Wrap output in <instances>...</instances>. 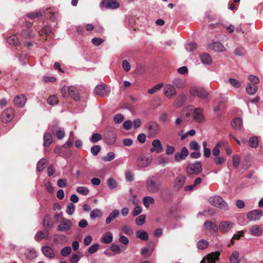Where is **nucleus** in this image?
<instances>
[{"mask_svg": "<svg viewBox=\"0 0 263 263\" xmlns=\"http://www.w3.org/2000/svg\"><path fill=\"white\" fill-rule=\"evenodd\" d=\"M161 183L158 179L155 176L148 177L146 181L147 191L150 193H156L160 189Z\"/></svg>", "mask_w": 263, "mask_h": 263, "instance_id": "f257e3e1", "label": "nucleus"}, {"mask_svg": "<svg viewBox=\"0 0 263 263\" xmlns=\"http://www.w3.org/2000/svg\"><path fill=\"white\" fill-rule=\"evenodd\" d=\"M61 92L64 98L70 97L75 101H78L80 99V95L77 90L73 86H64L62 88Z\"/></svg>", "mask_w": 263, "mask_h": 263, "instance_id": "f03ea898", "label": "nucleus"}, {"mask_svg": "<svg viewBox=\"0 0 263 263\" xmlns=\"http://www.w3.org/2000/svg\"><path fill=\"white\" fill-rule=\"evenodd\" d=\"M209 201L212 205L221 210H228L229 209L228 204L221 197L219 196L211 197L209 199Z\"/></svg>", "mask_w": 263, "mask_h": 263, "instance_id": "7ed1b4c3", "label": "nucleus"}, {"mask_svg": "<svg viewBox=\"0 0 263 263\" xmlns=\"http://www.w3.org/2000/svg\"><path fill=\"white\" fill-rule=\"evenodd\" d=\"M202 171V164L200 161H196L194 163H191L186 166V172L190 175H198Z\"/></svg>", "mask_w": 263, "mask_h": 263, "instance_id": "20e7f679", "label": "nucleus"}, {"mask_svg": "<svg viewBox=\"0 0 263 263\" xmlns=\"http://www.w3.org/2000/svg\"><path fill=\"white\" fill-rule=\"evenodd\" d=\"M160 129V125L156 122L152 121L148 123L146 126L147 132L149 136L154 137L157 135Z\"/></svg>", "mask_w": 263, "mask_h": 263, "instance_id": "39448f33", "label": "nucleus"}, {"mask_svg": "<svg viewBox=\"0 0 263 263\" xmlns=\"http://www.w3.org/2000/svg\"><path fill=\"white\" fill-rule=\"evenodd\" d=\"M190 93L194 97L205 99L208 96V92L203 88L194 86L190 89Z\"/></svg>", "mask_w": 263, "mask_h": 263, "instance_id": "423d86ee", "label": "nucleus"}, {"mask_svg": "<svg viewBox=\"0 0 263 263\" xmlns=\"http://www.w3.org/2000/svg\"><path fill=\"white\" fill-rule=\"evenodd\" d=\"M14 116V110L12 108H7L1 115V120L4 123H7L12 120Z\"/></svg>", "mask_w": 263, "mask_h": 263, "instance_id": "0eeeda50", "label": "nucleus"}, {"mask_svg": "<svg viewBox=\"0 0 263 263\" xmlns=\"http://www.w3.org/2000/svg\"><path fill=\"white\" fill-rule=\"evenodd\" d=\"M101 8L116 9L118 8L120 4L117 1L115 0H104L102 1L100 4Z\"/></svg>", "mask_w": 263, "mask_h": 263, "instance_id": "6e6552de", "label": "nucleus"}, {"mask_svg": "<svg viewBox=\"0 0 263 263\" xmlns=\"http://www.w3.org/2000/svg\"><path fill=\"white\" fill-rule=\"evenodd\" d=\"M95 93L102 97L107 96L110 92V89L107 85L103 84L97 85L95 89Z\"/></svg>", "mask_w": 263, "mask_h": 263, "instance_id": "1a4fd4ad", "label": "nucleus"}, {"mask_svg": "<svg viewBox=\"0 0 263 263\" xmlns=\"http://www.w3.org/2000/svg\"><path fill=\"white\" fill-rule=\"evenodd\" d=\"M219 255V252L209 254L200 263H215V261L218 260Z\"/></svg>", "mask_w": 263, "mask_h": 263, "instance_id": "9d476101", "label": "nucleus"}, {"mask_svg": "<svg viewBox=\"0 0 263 263\" xmlns=\"http://www.w3.org/2000/svg\"><path fill=\"white\" fill-rule=\"evenodd\" d=\"M71 227L70 220L65 218H62L60 224L58 227V230L61 232L69 231Z\"/></svg>", "mask_w": 263, "mask_h": 263, "instance_id": "9b49d317", "label": "nucleus"}, {"mask_svg": "<svg viewBox=\"0 0 263 263\" xmlns=\"http://www.w3.org/2000/svg\"><path fill=\"white\" fill-rule=\"evenodd\" d=\"M163 93L167 98H171L175 96L177 92L175 87L171 84H166L163 87Z\"/></svg>", "mask_w": 263, "mask_h": 263, "instance_id": "f8f14e48", "label": "nucleus"}, {"mask_svg": "<svg viewBox=\"0 0 263 263\" xmlns=\"http://www.w3.org/2000/svg\"><path fill=\"white\" fill-rule=\"evenodd\" d=\"M234 223L228 221H222L219 224L220 231L222 233L229 232L234 227Z\"/></svg>", "mask_w": 263, "mask_h": 263, "instance_id": "ddd939ff", "label": "nucleus"}, {"mask_svg": "<svg viewBox=\"0 0 263 263\" xmlns=\"http://www.w3.org/2000/svg\"><path fill=\"white\" fill-rule=\"evenodd\" d=\"M188 155V149L186 147H183L179 153L175 154L174 156V160L177 162L184 160Z\"/></svg>", "mask_w": 263, "mask_h": 263, "instance_id": "4468645a", "label": "nucleus"}, {"mask_svg": "<svg viewBox=\"0 0 263 263\" xmlns=\"http://www.w3.org/2000/svg\"><path fill=\"white\" fill-rule=\"evenodd\" d=\"M262 212L260 210H253L249 212L247 214V217L250 221H256L261 217Z\"/></svg>", "mask_w": 263, "mask_h": 263, "instance_id": "2eb2a0df", "label": "nucleus"}, {"mask_svg": "<svg viewBox=\"0 0 263 263\" xmlns=\"http://www.w3.org/2000/svg\"><path fill=\"white\" fill-rule=\"evenodd\" d=\"M26 97L23 95L16 96L13 100L14 105L17 107L22 108L23 107L26 102Z\"/></svg>", "mask_w": 263, "mask_h": 263, "instance_id": "dca6fc26", "label": "nucleus"}, {"mask_svg": "<svg viewBox=\"0 0 263 263\" xmlns=\"http://www.w3.org/2000/svg\"><path fill=\"white\" fill-rule=\"evenodd\" d=\"M153 147L150 148V152L153 153L156 152L157 153H160L162 152L163 147L159 139H155L152 141Z\"/></svg>", "mask_w": 263, "mask_h": 263, "instance_id": "f3484780", "label": "nucleus"}, {"mask_svg": "<svg viewBox=\"0 0 263 263\" xmlns=\"http://www.w3.org/2000/svg\"><path fill=\"white\" fill-rule=\"evenodd\" d=\"M43 254L46 257L52 259L54 257L55 254L52 248L48 246H44L41 248Z\"/></svg>", "mask_w": 263, "mask_h": 263, "instance_id": "a211bd4d", "label": "nucleus"}, {"mask_svg": "<svg viewBox=\"0 0 263 263\" xmlns=\"http://www.w3.org/2000/svg\"><path fill=\"white\" fill-rule=\"evenodd\" d=\"M209 49L216 52H222L225 50V48L222 44L219 42L211 43L209 47Z\"/></svg>", "mask_w": 263, "mask_h": 263, "instance_id": "6ab92c4d", "label": "nucleus"}, {"mask_svg": "<svg viewBox=\"0 0 263 263\" xmlns=\"http://www.w3.org/2000/svg\"><path fill=\"white\" fill-rule=\"evenodd\" d=\"M57 125V123H54V126L53 125H51V131L52 132V134L53 135H55V136L58 138L59 139H62L64 138L65 136V132L63 130V129H60L59 130H57L55 128V127Z\"/></svg>", "mask_w": 263, "mask_h": 263, "instance_id": "aec40b11", "label": "nucleus"}, {"mask_svg": "<svg viewBox=\"0 0 263 263\" xmlns=\"http://www.w3.org/2000/svg\"><path fill=\"white\" fill-rule=\"evenodd\" d=\"M193 116L194 119L198 122H201L204 120V116L201 108H197L194 109Z\"/></svg>", "mask_w": 263, "mask_h": 263, "instance_id": "412c9836", "label": "nucleus"}, {"mask_svg": "<svg viewBox=\"0 0 263 263\" xmlns=\"http://www.w3.org/2000/svg\"><path fill=\"white\" fill-rule=\"evenodd\" d=\"M186 180V178L184 176H178L175 180L174 187L177 190H180L182 186L183 185L185 181Z\"/></svg>", "mask_w": 263, "mask_h": 263, "instance_id": "4be33fe9", "label": "nucleus"}, {"mask_svg": "<svg viewBox=\"0 0 263 263\" xmlns=\"http://www.w3.org/2000/svg\"><path fill=\"white\" fill-rule=\"evenodd\" d=\"M249 231L252 235L254 236H259L262 233V230L260 226L258 225H253L251 226Z\"/></svg>", "mask_w": 263, "mask_h": 263, "instance_id": "5701e85b", "label": "nucleus"}, {"mask_svg": "<svg viewBox=\"0 0 263 263\" xmlns=\"http://www.w3.org/2000/svg\"><path fill=\"white\" fill-rule=\"evenodd\" d=\"M49 237L48 230H45V231H38L35 236L34 239L36 241H39L43 239H48Z\"/></svg>", "mask_w": 263, "mask_h": 263, "instance_id": "b1692460", "label": "nucleus"}, {"mask_svg": "<svg viewBox=\"0 0 263 263\" xmlns=\"http://www.w3.org/2000/svg\"><path fill=\"white\" fill-rule=\"evenodd\" d=\"M120 215V212L118 210H114L106 218L105 222L107 224H109Z\"/></svg>", "mask_w": 263, "mask_h": 263, "instance_id": "393cba45", "label": "nucleus"}, {"mask_svg": "<svg viewBox=\"0 0 263 263\" xmlns=\"http://www.w3.org/2000/svg\"><path fill=\"white\" fill-rule=\"evenodd\" d=\"M204 227L209 229L211 232L212 233H216L218 231V228L217 225L212 221H206L204 222Z\"/></svg>", "mask_w": 263, "mask_h": 263, "instance_id": "a878e982", "label": "nucleus"}, {"mask_svg": "<svg viewBox=\"0 0 263 263\" xmlns=\"http://www.w3.org/2000/svg\"><path fill=\"white\" fill-rule=\"evenodd\" d=\"M201 62L205 65H210L212 63V59L211 55L206 53L201 54L200 55Z\"/></svg>", "mask_w": 263, "mask_h": 263, "instance_id": "bb28decb", "label": "nucleus"}, {"mask_svg": "<svg viewBox=\"0 0 263 263\" xmlns=\"http://www.w3.org/2000/svg\"><path fill=\"white\" fill-rule=\"evenodd\" d=\"M43 225L46 230L50 229L53 226V223L51 222V218L49 215L45 216L43 219Z\"/></svg>", "mask_w": 263, "mask_h": 263, "instance_id": "cd10ccee", "label": "nucleus"}, {"mask_svg": "<svg viewBox=\"0 0 263 263\" xmlns=\"http://www.w3.org/2000/svg\"><path fill=\"white\" fill-rule=\"evenodd\" d=\"M151 162L149 159L143 157H139L137 161V164L140 167H145L149 165Z\"/></svg>", "mask_w": 263, "mask_h": 263, "instance_id": "c85d7f7f", "label": "nucleus"}, {"mask_svg": "<svg viewBox=\"0 0 263 263\" xmlns=\"http://www.w3.org/2000/svg\"><path fill=\"white\" fill-rule=\"evenodd\" d=\"M258 90V87L254 84L249 83L246 87L247 93L250 95H254Z\"/></svg>", "mask_w": 263, "mask_h": 263, "instance_id": "c756f323", "label": "nucleus"}, {"mask_svg": "<svg viewBox=\"0 0 263 263\" xmlns=\"http://www.w3.org/2000/svg\"><path fill=\"white\" fill-rule=\"evenodd\" d=\"M106 138L109 144H113L116 140V134L113 131H109L106 134Z\"/></svg>", "mask_w": 263, "mask_h": 263, "instance_id": "7c9ffc66", "label": "nucleus"}, {"mask_svg": "<svg viewBox=\"0 0 263 263\" xmlns=\"http://www.w3.org/2000/svg\"><path fill=\"white\" fill-rule=\"evenodd\" d=\"M231 124L233 128L240 129L242 126V120L239 118H236L233 120Z\"/></svg>", "mask_w": 263, "mask_h": 263, "instance_id": "2f4dec72", "label": "nucleus"}, {"mask_svg": "<svg viewBox=\"0 0 263 263\" xmlns=\"http://www.w3.org/2000/svg\"><path fill=\"white\" fill-rule=\"evenodd\" d=\"M136 236L137 238L142 240L146 241L148 239L147 233L143 230H139L136 232Z\"/></svg>", "mask_w": 263, "mask_h": 263, "instance_id": "473e14b6", "label": "nucleus"}, {"mask_svg": "<svg viewBox=\"0 0 263 263\" xmlns=\"http://www.w3.org/2000/svg\"><path fill=\"white\" fill-rule=\"evenodd\" d=\"M43 13H44V11L43 10H40L37 11L29 12L27 14V16L30 18L33 19L34 18H37L43 16Z\"/></svg>", "mask_w": 263, "mask_h": 263, "instance_id": "72a5a7b5", "label": "nucleus"}, {"mask_svg": "<svg viewBox=\"0 0 263 263\" xmlns=\"http://www.w3.org/2000/svg\"><path fill=\"white\" fill-rule=\"evenodd\" d=\"M44 145L48 146L52 142V137L50 133H46L44 136Z\"/></svg>", "mask_w": 263, "mask_h": 263, "instance_id": "f704fd0d", "label": "nucleus"}, {"mask_svg": "<svg viewBox=\"0 0 263 263\" xmlns=\"http://www.w3.org/2000/svg\"><path fill=\"white\" fill-rule=\"evenodd\" d=\"M239 253L238 251H234L232 253V255L230 256L229 261L231 263H239L238 259Z\"/></svg>", "mask_w": 263, "mask_h": 263, "instance_id": "c9c22d12", "label": "nucleus"}, {"mask_svg": "<svg viewBox=\"0 0 263 263\" xmlns=\"http://www.w3.org/2000/svg\"><path fill=\"white\" fill-rule=\"evenodd\" d=\"M7 41L10 45L13 46H17L19 44L18 39L15 35H12L8 37Z\"/></svg>", "mask_w": 263, "mask_h": 263, "instance_id": "e433bc0d", "label": "nucleus"}, {"mask_svg": "<svg viewBox=\"0 0 263 263\" xmlns=\"http://www.w3.org/2000/svg\"><path fill=\"white\" fill-rule=\"evenodd\" d=\"M47 165V161L44 158H42L37 164V170L42 172Z\"/></svg>", "mask_w": 263, "mask_h": 263, "instance_id": "4c0bfd02", "label": "nucleus"}, {"mask_svg": "<svg viewBox=\"0 0 263 263\" xmlns=\"http://www.w3.org/2000/svg\"><path fill=\"white\" fill-rule=\"evenodd\" d=\"M125 248L122 246H120L117 245L115 244H111L110 246V250L111 251L117 253H120L122 252H123L125 250Z\"/></svg>", "mask_w": 263, "mask_h": 263, "instance_id": "58836bf2", "label": "nucleus"}, {"mask_svg": "<svg viewBox=\"0 0 263 263\" xmlns=\"http://www.w3.org/2000/svg\"><path fill=\"white\" fill-rule=\"evenodd\" d=\"M172 83L174 86H175L177 88H183L184 86V83L182 79L179 78L174 79Z\"/></svg>", "mask_w": 263, "mask_h": 263, "instance_id": "ea45409f", "label": "nucleus"}, {"mask_svg": "<svg viewBox=\"0 0 263 263\" xmlns=\"http://www.w3.org/2000/svg\"><path fill=\"white\" fill-rule=\"evenodd\" d=\"M102 215L101 211L98 209H95L90 213V217L91 219H94L97 217H101Z\"/></svg>", "mask_w": 263, "mask_h": 263, "instance_id": "a19ab883", "label": "nucleus"}, {"mask_svg": "<svg viewBox=\"0 0 263 263\" xmlns=\"http://www.w3.org/2000/svg\"><path fill=\"white\" fill-rule=\"evenodd\" d=\"M22 36L26 39H31L34 37V34L32 32L31 30L29 29L24 30L21 32Z\"/></svg>", "mask_w": 263, "mask_h": 263, "instance_id": "79ce46f5", "label": "nucleus"}, {"mask_svg": "<svg viewBox=\"0 0 263 263\" xmlns=\"http://www.w3.org/2000/svg\"><path fill=\"white\" fill-rule=\"evenodd\" d=\"M109 234H104L101 238V241L105 243H109L112 242L113 238L111 234L109 232Z\"/></svg>", "mask_w": 263, "mask_h": 263, "instance_id": "37998d69", "label": "nucleus"}, {"mask_svg": "<svg viewBox=\"0 0 263 263\" xmlns=\"http://www.w3.org/2000/svg\"><path fill=\"white\" fill-rule=\"evenodd\" d=\"M66 238L64 235L55 234L53 236V240L57 243H60L65 241Z\"/></svg>", "mask_w": 263, "mask_h": 263, "instance_id": "c03bdc74", "label": "nucleus"}, {"mask_svg": "<svg viewBox=\"0 0 263 263\" xmlns=\"http://www.w3.org/2000/svg\"><path fill=\"white\" fill-rule=\"evenodd\" d=\"M107 184L108 187L111 190L116 189L118 185L117 181L112 178H109L107 179Z\"/></svg>", "mask_w": 263, "mask_h": 263, "instance_id": "a18cd8bd", "label": "nucleus"}, {"mask_svg": "<svg viewBox=\"0 0 263 263\" xmlns=\"http://www.w3.org/2000/svg\"><path fill=\"white\" fill-rule=\"evenodd\" d=\"M154 202V199L151 196H145L143 198V204L146 208H148L150 204H153Z\"/></svg>", "mask_w": 263, "mask_h": 263, "instance_id": "49530a36", "label": "nucleus"}, {"mask_svg": "<svg viewBox=\"0 0 263 263\" xmlns=\"http://www.w3.org/2000/svg\"><path fill=\"white\" fill-rule=\"evenodd\" d=\"M249 145L253 148H256L258 145V140L257 137H251L249 140Z\"/></svg>", "mask_w": 263, "mask_h": 263, "instance_id": "de8ad7c7", "label": "nucleus"}, {"mask_svg": "<svg viewBox=\"0 0 263 263\" xmlns=\"http://www.w3.org/2000/svg\"><path fill=\"white\" fill-rule=\"evenodd\" d=\"M209 242L204 239L199 240L197 243V247L200 250H203L207 248Z\"/></svg>", "mask_w": 263, "mask_h": 263, "instance_id": "09e8293b", "label": "nucleus"}, {"mask_svg": "<svg viewBox=\"0 0 263 263\" xmlns=\"http://www.w3.org/2000/svg\"><path fill=\"white\" fill-rule=\"evenodd\" d=\"M228 82L234 88H238L241 86V83L236 79L230 78Z\"/></svg>", "mask_w": 263, "mask_h": 263, "instance_id": "8fccbe9b", "label": "nucleus"}, {"mask_svg": "<svg viewBox=\"0 0 263 263\" xmlns=\"http://www.w3.org/2000/svg\"><path fill=\"white\" fill-rule=\"evenodd\" d=\"M51 29L50 27H45L39 31V34L40 36H42L44 34H45L46 36H48L51 33Z\"/></svg>", "mask_w": 263, "mask_h": 263, "instance_id": "3c124183", "label": "nucleus"}, {"mask_svg": "<svg viewBox=\"0 0 263 263\" xmlns=\"http://www.w3.org/2000/svg\"><path fill=\"white\" fill-rule=\"evenodd\" d=\"M71 248L69 246L63 248L61 251V255L64 257H66L71 252Z\"/></svg>", "mask_w": 263, "mask_h": 263, "instance_id": "603ef678", "label": "nucleus"}, {"mask_svg": "<svg viewBox=\"0 0 263 263\" xmlns=\"http://www.w3.org/2000/svg\"><path fill=\"white\" fill-rule=\"evenodd\" d=\"M115 158V156L114 153L110 152L108 153L106 156L103 157L102 159L105 162H107L112 160Z\"/></svg>", "mask_w": 263, "mask_h": 263, "instance_id": "864d4df0", "label": "nucleus"}, {"mask_svg": "<svg viewBox=\"0 0 263 263\" xmlns=\"http://www.w3.org/2000/svg\"><path fill=\"white\" fill-rule=\"evenodd\" d=\"M240 158L239 155H235L233 157V166L237 168L238 167L240 164Z\"/></svg>", "mask_w": 263, "mask_h": 263, "instance_id": "5fc2aeb1", "label": "nucleus"}, {"mask_svg": "<svg viewBox=\"0 0 263 263\" xmlns=\"http://www.w3.org/2000/svg\"><path fill=\"white\" fill-rule=\"evenodd\" d=\"M58 99L56 96H51L47 99V102L51 105L57 104L58 103Z\"/></svg>", "mask_w": 263, "mask_h": 263, "instance_id": "6e6d98bb", "label": "nucleus"}, {"mask_svg": "<svg viewBox=\"0 0 263 263\" xmlns=\"http://www.w3.org/2000/svg\"><path fill=\"white\" fill-rule=\"evenodd\" d=\"M163 86L162 83H159L158 84H157L155 86H154L153 88L149 89L148 90V92L150 94H154L155 93L157 90L160 89Z\"/></svg>", "mask_w": 263, "mask_h": 263, "instance_id": "4d7b16f0", "label": "nucleus"}, {"mask_svg": "<svg viewBox=\"0 0 263 263\" xmlns=\"http://www.w3.org/2000/svg\"><path fill=\"white\" fill-rule=\"evenodd\" d=\"M102 139V136L99 133L93 134L91 137L90 141L92 143H96Z\"/></svg>", "mask_w": 263, "mask_h": 263, "instance_id": "13d9d810", "label": "nucleus"}, {"mask_svg": "<svg viewBox=\"0 0 263 263\" xmlns=\"http://www.w3.org/2000/svg\"><path fill=\"white\" fill-rule=\"evenodd\" d=\"M77 191L78 193L83 195H87L89 193V190L84 186L78 187L77 189Z\"/></svg>", "mask_w": 263, "mask_h": 263, "instance_id": "bf43d9fd", "label": "nucleus"}, {"mask_svg": "<svg viewBox=\"0 0 263 263\" xmlns=\"http://www.w3.org/2000/svg\"><path fill=\"white\" fill-rule=\"evenodd\" d=\"M234 54L238 56H243L245 54L246 51L242 47H239L234 51Z\"/></svg>", "mask_w": 263, "mask_h": 263, "instance_id": "052dcab7", "label": "nucleus"}, {"mask_svg": "<svg viewBox=\"0 0 263 263\" xmlns=\"http://www.w3.org/2000/svg\"><path fill=\"white\" fill-rule=\"evenodd\" d=\"M190 148L192 151L200 150V146L196 141H192L190 143Z\"/></svg>", "mask_w": 263, "mask_h": 263, "instance_id": "680f3d73", "label": "nucleus"}, {"mask_svg": "<svg viewBox=\"0 0 263 263\" xmlns=\"http://www.w3.org/2000/svg\"><path fill=\"white\" fill-rule=\"evenodd\" d=\"M145 215H141L136 219V223L138 226H141L145 222Z\"/></svg>", "mask_w": 263, "mask_h": 263, "instance_id": "e2e57ef3", "label": "nucleus"}, {"mask_svg": "<svg viewBox=\"0 0 263 263\" xmlns=\"http://www.w3.org/2000/svg\"><path fill=\"white\" fill-rule=\"evenodd\" d=\"M114 120L117 124L121 123L124 120V117L122 114H118L115 116Z\"/></svg>", "mask_w": 263, "mask_h": 263, "instance_id": "0e129e2a", "label": "nucleus"}, {"mask_svg": "<svg viewBox=\"0 0 263 263\" xmlns=\"http://www.w3.org/2000/svg\"><path fill=\"white\" fill-rule=\"evenodd\" d=\"M99 248V244H98V243L93 244L88 248V251L90 254H93L98 250Z\"/></svg>", "mask_w": 263, "mask_h": 263, "instance_id": "69168bd1", "label": "nucleus"}, {"mask_svg": "<svg viewBox=\"0 0 263 263\" xmlns=\"http://www.w3.org/2000/svg\"><path fill=\"white\" fill-rule=\"evenodd\" d=\"M90 151L93 156H97L101 151V147L98 145H94L91 147Z\"/></svg>", "mask_w": 263, "mask_h": 263, "instance_id": "338daca9", "label": "nucleus"}, {"mask_svg": "<svg viewBox=\"0 0 263 263\" xmlns=\"http://www.w3.org/2000/svg\"><path fill=\"white\" fill-rule=\"evenodd\" d=\"M197 45L196 43L194 42H191L189 43L186 47V49L188 51H193L195 50L197 48Z\"/></svg>", "mask_w": 263, "mask_h": 263, "instance_id": "774afa93", "label": "nucleus"}]
</instances>
